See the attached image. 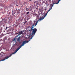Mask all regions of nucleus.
I'll return each instance as SVG.
<instances>
[{"mask_svg": "<svg viewBox=\"0 0 75 75\" xmlns=\"http://www.w3.org/2000/svg\"><path fill=\"white\" fill-rule=\"evenodd\" d=\"M29 13H30V12H28L27 13V14H28Z\"/></svg>", "mask_w": 75, "mask_h": 75, "instance_id": "dca6fc26", "label": "nucleus"}, {"mask_svg": "<svg viewBox=\"0 0 75 75\" xmlns=\"http://www.w3.org/2000/svg\"><path fill=\"white\" fill-rule=\"evenodd\" d=\"M27 9H28V8H27L26 9V10H27Z\"/></svg>", "mask_w": 75, "mask_h": 75, "instance_id": "5701e85b", "label": "nucleus"}, {"mask_svg": "<svg viewBox=\"0 0 75 75\" xmlns=\"http://www.w3.org/2000/svg\"><path fill=\"white\" fill-rule=\"evenodd\" d=\"M21 35L20 34V33H19V34H18V35Z\"/></svg>", "mask_w": 75, "mask_h": 75, "instance_id": "aec40b11", "label": "nucleus"}, {"mask_svg": "<svg viewBox=\"0 0 75 75\" xmlns=\"http://www.w3.org/2000/svg\"><path fill=\"white\" fill-rule=\"evenodd\" d=\"M21 40V36H19L18 38L17 39V41H18L20 42V40Z\"/></svg>", "mask_w": 75, "mask_h": 75, "instance_id": "423d86ee", "label": "nucleus"}, {"mask_svg": "<svg viewBox=\"0 0 75 75\" xmlns=\"http://www.w3.org/2000/svg\"><path fill=\"white\" fill-rule=\"evenodd\" d=\"M25 22H24V24H25Z\"/></svg>", "mask_w": 75, "mask_h": 75, "instance_id": "bb28decb", "label": "nucleus"}, {"mask_svg": "<svg viewBox=\"0 0 75 75\" xmlns=\"http://www.w3.org/2000/svg\"><path fill=\"white\" fill-rule=\"evenodd\" d=\"M17 8L16 9V10H17Z\"/></svg>", "mask_w": 75, "mask_h": 75, "instance_id": "c756f323", "label": "nucleus"}, {"mask_svg": "<svg viewBox=\"0 0 75 75\" xmlns=\"http://www.w3.org/2000/svg\"><path fill=\"white\" fill-rule=\"evenodd\" d=\"M15 4L14 3H12L11 4L9 5V7H11L14 6V5Z\"/></svg>", "mask_w": 75, "mask_h": 75, "instance_id": "6e6552de", "label": "nucleus"}, {"mask_svg": "<svg viewBox=\"0 0 75 75\" xmlns=\"http://www.w3.org/2000/svg\"><path fill=\"white\" fill-rule=\"evenodd\" d=\"M45 4H46L47 6V5H48V2H46L45 3Z\"/></svg>", "mask_w": 75, "mask_h": 75, "instance_id": "4468645a", "label": "nucleus"}, {"mask_svg": "<svg viewBox=\"0 0 75 75\" xmlns=\"http://www.w3.org/2000/svg\"><path fill=\"white\" fill-rule=\"evenodd\" d=\"M29 42V41H24L22 43V44L18 47L17 49L15 51L13 52V53L11 54H10V55L6 57L5 58H4V59H2V60L0 61V62L1 61H5V60H6V59H8V58H9V57H11V55H13V54H16L21 48V47L22 46H23L24 45V44H25V43H28Z\"/></svg>", "mask_w": 75, "mask_h": 75, "instance_id": "f03ea898", "label": "nucleus"}, {"mask_svg": "<svg viewBox=\"0 0 75 75\" xmlns=\"http://www.w3.org/2000/svg\"><path fill=\"white\" fill-rule=\"evenodd\" d=\"M18 4L19 5H21V7H23V5H22V3L21 2V0H20L18 1Z\"/></svg>", "mask_w": 75, "mask_h": 75, "instance_id": "0eeeda50", "label": "nucleus"}, {"mask_svg": "<svg viewBox=\"0 0 75 75\" xmlns=\"http://www.w3.org/2000/svg\"><path fill=\"white\" fill-rule=\"evenodd\" d=\"M23 4H24V5H26L27 4V2H25Z\"/></svg>", "mask_w": 75, "mask_h": 75, "instance_id": "9b49d317", "label": "nucleus"}, {"mask_svg": "<svg viewBox=\"0 0 75 75\" xmlns=\"http://www.w3.org/2000/svg\"><path fill=\"white\" fill-rule=\"evenodd\" d=\"M43 14H45V12L44 13H43Z\"/></svg>", "mask_w": 75, "mask_h": 75, "instance_id": "412c9836", "label": "nucleus"}, {"mask_svg": "<svg viewBox=\"0 0 75 75\" xmlns=\"http://www.w3.org/2000/svg\"><path fill=\"white\" fill-rule=\"evenodd\" d=\"M34 9H35V8L30 6V8L28 9V10H34Z\"/></svg>", "mask_w": 75, "mask_h": 75, "instance_id": "39448f33", "label": "nucleus"}, {"mask_svg": "<svg viewBox=\"0 0 75 75\" xmlns=\"http://www.w3.org/2000/svg\"><path fill=\"white\" fill-rule=\"evenodd\" d=\"M36 9L37 10H38V7H37L36 8Z\"/></svg>", "mask_w": 75, "mask_h": 75, "instance_id": "a211bd4d", "label": "nucleus"}, {"mask_svg": "<svg viewBox=\"0 0 75 75\" xmlns=\"http://www.w3.org/2000/svg\"><path fill=\"white\" fill-rule=\"evenodd\" d=\"M13 12V11H12Z\"/></svg>", "mask_w": 75, "mask_h": 75, "instance_id": "cd10ccee", "label": "nucleus"}, {"mask_svg": "<svg viewBox=\"0 0 75 75\" xmlns=\"http://www.w3.org/2000/svg\"><path fill=\"white\" fill-rule=\"evenodd\" d=\"M36 6H37L38 5V3H36Z\"/></svg>", "mask_w": 75, "mask_h": 75, "instance_id": "f3484780", "label": "nucleus"}, {"mask_svg": "<svg viewBox=\"0 0 75 75\" xmlns=\"http://www.w3.org/2000/svg\"><path fill=\"white\" fill-rule=\"evenodd\" d=\"M45 10H46V9H45Z\"/></svg>", "mask_w": 75, "mask_h": 75, "instance_id": "c85d7f7f", "label": "nucleus"}, {"mask_svg": "<svg viewBox=\"0 0 75 75\" xmlns=\"http://www.w3.org/2000/svg\"><path fill=\"white\" fill-rule=\"evenodd\" d=\"M52 3L53 4H51L50 5V8L49 10H52L53 6H54V4H58L59 3V1L58 0V1L57 0H54L52 1Z\"/></svg>", "mask_w": 75, "mask_h": 75, "instance_id": "7ed1b4c3", "label": "nucleus"}, {"mask_svg": "<svg viewBox=\"0 0 75 75\" xmlns=\"http://www.w3.org/2000/svg\"><path fill=\"white\" fill-rule=\"evenodd\" d=\"M3 37V35H0V38H1Z\"/></svg>", "mask_w": 75, "mask_h": 75, "instance_id": "ddd939ff", "label": "nucleus"}, {"mask_svg": "<svg viewBox=\"0 0 75 75\" xmlns=\"http://www.w3.org/2000/svg\"><path fill=\"white\" fill-rule=\"evenodd\" d=\"M16 6H17V7H18L19 5L16 4Z\"/></svg>", "mask_w": 75, "mask_h": 75, "instance_id": "2eb2a0df", "label": "nucleus"}, {"mask_svg": "<svg viewBox=\"0 0 75 75\" xmlns=\"http://www.w3.org/2000/svg\"><path fill=\"white\" fill-rule=\"evenodd\" d=\"M9 14H10V12H9Z\"/></svg>", "mask_w": 75, "mask_h": 75, "instance_id": "b1692460", "label": "nucleus"}, {"mask_svg": "<svg viewBox=\"0 0 75 75\" xmlns=\"http://www.w3.org/2000/svg\"><path fill=\"white\" fill-rule=\"evenodd\" d=\"M7 37H6L5 38H4L3 39V41H4V42L6 40H7Z\"/></svg>", "mask_w": 75, "mask_h": 75, "instance_id": "9d476101", "label": "nucleus"}, {"mask_svg": "<svg viewBox=\"0 0 75 75\" xmlns=\"http://www.w3.org/2000/svg\"><path fill=\"white\" fill-rule=\"evenodd\" d=\"M59 1H61V0H58Z\"/></svg>", "mask_w": 75, "mask_h": 75, "instance_id": "393cba45", "label": "nucleus"}, {"mask_svg": "<svg viewBox=\"0 0 75 75\" xmlns=\"http://www.w3.org/2000/svg\"><path fill=\"white\" fill-rule=\"evenodd\" d=\"M2 0H0V1H2Z\"/></svg>", "mask_w": 75, "mask_h": 75, "instance_id": "a878e982", "label": "nucleus"}, {"mask_svg": "<svg viewBox=\"0 0 75 75\" xmlns=\"http://www.w3.org/2000/svg\"><path fill=\"white\" fill-rule=\"evenodd\" d=\"M23 32H24L23 31H22L21 30V32H19L18 34L19 33V34H20L21 35V34H22V33H23Z\"/></svg>", "mask_w": 75, "mask_h": 75, "instance_id": "1a4fd4ad", "label": "nucleus"}, {"mask_svg": "<svg viewBox=\"0 0 75 75\" xmlns=\"http://www.w3.org/2000/svg\"><path fill=\"white\" fill-rule=\"evenodd\" d=\"M7 28H8V27H6V29H5V30H7Z\"/></svg>", "mask_w": 75, "mask_h": 75, "instance_id": "6ab92c4d", "label": "nucleus"}, {"mask_svg": "<svg viewBox=\"0 0 75 75\" xmlns=\"http://www.w3.org/2000/svg\"><path fill=\"white\" fill-rule=\"evenodd\" d=\"M50 11V10H49L44 16H41L40 19L38 20L37 21H34V23L33 24V25L32 26L30 27V30H29V31L30 32H31V31H32V36L30 38V40H31V39L33 38V37L34 36L35 33H36V32H37V29L35 28L34 29V26L35 27V26H36V25H37V23H38V21H40L42 20H43V19H44V18L46 17V16H47V14H48V12H49Z\"/></svg>", "mask_w": 75, "mask_h": 75, "instance_id": "f257e3e1", "label": "nucleus"}, {"mask_svg": "<svg viewBox=\"0 0 75 75\" xmlns=\"http://www.w3.org/2000/svg\"><path fill=\"white\" fill-rule=\"evenodd\" d=\"M32 2V0H29L28 2Z\"/></svg>", "mask_w": 75, "mask_h": 75, "instance_id": "f8f14e48", "label": "nucleus"}, {"mask_svg": "<svg viewBox=\"0 0 75 75\" xmlns=\"http://www.w3.org/2000/svg\"><path fill=\"white\" fill-rule=\"evenodd\" d=\"M16 40V39L14 38V39H13V41H14V40Z\"/></svg>", "mask_w": 75, "mask_h": 75, "instance_id": "4be33fe9", "label": "nucleus"}, {"mask_svg": "<svg viewBox=\"0 0 75 75\" xmlns=\"http://www.w3.org/2000/svg\"><path fill=\"white\" fill-rule=\"evenodd\" d=\"M39 11H40V12H41L40 13H40V12H38V13H39V14L37 16H36V18L37 19H38L39 18H40V14H42V13H43V10H40Z\"/></svg>", "mask_w": 75, "mask_h": 75, "instance_id": "20e7f679", "label": "nucleus"}]
</instances>
